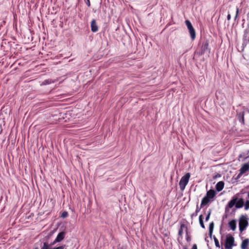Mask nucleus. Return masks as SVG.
<instances>
[{
    "label": "nucleus",
    "mask_w": 249,
    "mask_h": 249,
    "mask_svg": "<svg viewBox=\"0 0 249 249\" xmlns=\"http://www.w3.org/2000/svg\"><path fill=\"white\" fill-rule=\"evenodd\" d=\"M238 13H239V8L237 7L236 11V15L234 17L235 19H236L237 18L238 15Z\"/></svg>",
    "instance_id": "c756f323"
},
{
    "label": "nucleus",
    "mask_w": 249,
    "mask_h": 249,
    "mask_svg": "<svg viewBox=\"0 0 249 249\" xmlns=\"http://www.w3.org/2000/svg\"><path fill=\"white\" fill-rule=\"evenodd\" d=\"M41 249H52V248L50 247V245H49L48 243L44 242Z\"/></svg>",
    "instance_id": "4be33fe9"
},
{
    "label": "nucleus",
    "mask_w": 249,
    "mask_h": 249,
    "mask_svg": "<svg viewBox=\"0 0 249 249\" xmlns=\"http://www.w3.org/2000/svg\"><path fill=\"white\" fill-rule=\"evenodd\" d=\"M200 207L198 208V206L197 205L195 212L191 214L192 218H193L194 216H196L197 215V213L200 211Z\"/></svg>",
    "instance_id": "5701e85b"
},
{
    "label": "nucleus",
    "mask_w": 249,
    "mask_h": 249,
    "mask_svg": "<svg viewBox=\"0 0 249 249\" xmlns=\"http://www.w3.org/2000/svg\"><path fill=\"white\" fill-rule=\"evenodd\" d=\"M182 249H188L187 246H183Z\"/></svg>",
    "instance_id": "72a5a7b5"
},
{
    "label": "nucleus",
    "mask_w": 249,
    "mask_h": 249,
    "mask_svg": "<svg viewBox=\"0 0 249 249\" xmlns=\"http://www.w3.org/2000/svg\"><path fill=\"white\" fill-rule=\"evenodd\" d=\"M210 200L211 199L205 196L201 200L200 208H202L203 207L208 204Z\"/></svg>",
    "instance_id": "9d476101"
},
{
    "label": "nucleus",
    "mask_w": 249,
    "mask_h": 249,
    "mask_svg": "<svg viewBox=\"0 0 249 249\" xmlns=\"http://www.w3.org/2000/svg\"><path fill=\"white\" fill-rule=\"evenodd\" d=\"M210 49L209 48V42L206 41L202 43L200 50L197 52L199 55H201L206 53L207 51L210 52Z\"/></svg>",
    "instance_id": "39448f33"
},
{
    "label": "nucleus",
    "mask_w": 249,
    "mask_h": 249,
    "mask_svg": "<svg viewBox=\"0 0 249 249\" xmlns=\"http://www.w3.org/2000/svg\"><path fill=\"white\" fill-rule=\"evenodd\" d=\"M234 239L231 235H228L227 236L225 243V248L226 249H231L233 246H234Z\"/></svg>",
    "instance_id": "20e7f679"
},
{
    "label": "nucleus",
    "mask_w": 249,
    "mask_h": 249,
    "mask_svg": "<svg viewBox=\"0 0 249 249\" xmlns=\"http://www.w3.org/2000/svg\"><path fill=\"white\" fill-rule=\"evenodd\" d=\"M185 237H186V240L187 242L189 243L191 241V236L189 233V232L188 230H186L185 231Z\"/></svg>",
    "instance_id": "412c9836"
},
{
    "label": "nucleus",
    "mask_w": 249,
    "mask_h": 249,
    "mask_svg": "<svg viewBox=\"0 0 249 249\" xmlns=\"http://www.w3.org/2000/svg\"><path fill=\"white\" fill-rule=\"evenodd\" d=\"M65 246H59L58 247H56V248H52V249H64V248H65Z\"/></svg>",
    "instance_id": "cd10ccee"
},
{
    "label": "nucleus",
    "mask_w": 249,
    "mask_h": 249,
    "mask_svg": "<svg viewBox=\"0 0 249 249\" xmlns=\"http://www.w3.org/2000/svg\"><path fill=\"white\" fill-rule=\"evenodd\" d=\"M199 222L201 227L202 229H205V225H204V224L203 222V216L202 214H200L199 216Z\"/></svg>",
    "instance_id": "aec40b11"
},
{
    "label": "nucleus",
    "mask_w": 249,
    "mask_h": 249,
    "mask_svg": "<svg viewBox=\"0 0 249 249\" xmlns=\"http://www.w3.org/2000/svg\"><path fill=\"white\" fill-rule=\"evenodd\" d=\"M249 242V240L248 239H246L243 240L241 244V249H246L248 248V244Z\"/></svg>",
    "instance_id": "f3484780"
},
{
    "label": "nucleus",
    "mask_w": 249,
    "mask_h": 249,
    "mask_svg": "<svg viewBox=\"0 0 249 249\" xmlns=\"http://www.w3.org/2000/svg\"><path fill=\"white\" fill-rule=\"evenodd\" d=\"M68 212L65 211L62 213L61 217L63 218H65V217H67L68 216Z\"/></svg>",
    "instance_id": "a878e982"
},
{
    "label": "nucleus",
    "mask_w": 249,
    "mask_h": 249,
    "mask_svg": "<svg viewBox=\"0 0 249 249\" xmlns=\"http://www.w3.org/2000/svg\"><path fill=\"white\" fill-rule=\"evenodd\" d=\"M229 225L231 230L234 231L236 228V222L235 220H232L229 222Z\"/></svg>",
    "instance_id": "4468645a"
},
{
    "label": "nucleus",
    "mask_w": 249,
    "mask_h": 249,
    "mask_svg": "<svg viewBox=\"0 0 249 249\" xmlns=\"http://www.w3.org/2000/svg\"><path fill=\"white\" fill-rule=\"evenodd\" d=\"M214 228V222L213 221L211 222L209 224V235L210 237H212L213 230Z\"/></svg>",
    "instance_id": "a211bd4d"
},
{
    "label": "nucleus",
    "mask_w": 249,
    "mask_h": 249,
    "mask_svg": "<svg viewBox=\"0 0 249 249\" xmlns=\"http://www.w3.org/2000/svg\"><path fill=\"white\" fill-rule=\"evenodd\" d=\"M190 178V174L187 173L181 178L179 182V186L181 191H183L185 189L186 186L189 182Z\"/></svg>",
    "instance_id": "7ed1b4c3"
},
{
    "label": "nucleus",
    "mask_w": 249,
    "mask_h": 249,
    "mask_svg": "<svg viewBox=\"0 0 249 249\" xmlns=\"http://www.w3.org/2000/svg\"><path fill=\"white\" fill-rule=\"evenodd\" d=\"M184 229H186V230H188L187 227L185 224L182 223L180 224V228L178 230V236H182Z\"/></svg>",
    "instance_id": "2eb2a0df"
},
{
    "label": "nucleus",
    "mask_w": 249,
    "mask_h": 249,
    "mask_svg": "<svg viewBox=\"0 0 249 249\" xmlns=\"http://www.w3.org/2000/svg\"><path fill=\"white\" fill-rule=\"evenodd\" d=\"M244 116H245V112L244 111L240 112L237 113V118H238L239 121L242 124H245Z\"/></svg>",
    "instance_id": "0eeeda50"
},
{
    "label": "nucleus",
    "mask_w": 249,
    "mask_h": 249,
    "mask_svg": "<svg viewBox=\"0 0 249 249\" xmlns=\"http://www.w3.org/2000/svg\"><path fill=\"white\" fill-rule=\"evenodd\" d=\"M65 233L64 232H59L55 239V242H60L63 240L65 237Z\"/></svg>",
    "instance_id": "1a4fd4ad"
},
{
    "label": "nucleus",
    "mask_w": 249,
    "mask_h": 249,
    "mask_svg": "<svg viewBox=\"0 0 249 249\" xmlns=\"http://www.w3.org/2000/svg\"><path fill=\"white\" fill-rule=\"evenodd\" d=\"M91 30L92 32L95 33L98 31V28L97 25L96 20L94 19H93L91 21Z\"/></svg>",
    "instance_id": "6e6552de"
},
{
    "label": "nucleus",
    "mask_w": 249,
    "mask_h": 249,
    "mask_svg": "<svg viewBox=\"0 0 249 249\" xmlns=\"http://www.w3.org/2000/svg\"><path fill=\"white\" fill-rule=\"evenodd\" d=\"M227 19H228V20H230L231 19V15H230V14H229L227 15Z\"/></svg>",
    "instance_id": "2f4dec72"
},
{
    "label": "nucleus",
    "mask_w": 249,
    "mask_h": 249,
    "mask_svg": "<svg viewBox=\"0 0 249 249\" xmlns=\"http://www.w3.org/2000/svg\"><path fill=\"white\" fill-rule=\"evenodd\" d=\"M199 222L201 227L202 229H205V225H204V224L203 222V216L202 214H200L199 216Z\"/></svg>",
    "instance_id": "6ab92c4d"
},
{
    "label": "nucleus",
    "mask_w": 249,
    "mask_h": 249,
    "mask_svg": "<svg viewBox=\"0 0 249 249\" xmlns=\"http://www.w3.org/2000/svg\"><path fill=\"white\" fill-rule=\"evenodd\" d=\"M56 81H57V80H53L51 79H46V80H44V81H43L41 83V84H40V85L44 86V85H49V84H51L52 83H54Z\"/></svg>",
    "instance_id": "dca6fc26"
},
{
    "label": "nucleus",
    "mask_w": 249,
    "mask_h": 249,
    "mask_svg": "<svg viewBox=\"0 0 249 249\" xmlns=\"http://www.w3.org/2000/svg\"><path fill=\"white\" fill-rule=\"evenodd\" d=\"M224 183L223 181H219L216 185V190L218 192L221 191L224 188Z\"/></svg>",
    "instance_id": "f8f14e48"
},
{
    "label": "nucleus",
    "mask_w": 249,
    "mask_h": 249,
    "mask_svg": "<svg viewBox=\"0 0 249 249\" xmlns=\"http://www.w3.org/2000/svg\"><path fill=\"white\" fill-rule=\"evenodd\" d=\"M56 242H55V240L51 244H49V245H50V247H51L53 245H54Z\"/></svg>",
    "instance_id": "473e14b6"
},
{
    "label": "nucleus",
    "mask_w": 249,
    "mask_h": 249,
    "mask_svg": "<svg viewBox=\"0 0 249 249\" xmlns=\"http://www.w3.org/2000/svg\"><path fill=\"white\" fill-rule=\"evenodd\" d=\"M246 45H247V42H245V44H243V46H246Z\"/></svg>",
    "instance_id": "f704fd0d"
},
{
    "label": "nucleus",
    "mask_w": 249,
    "mask_h": 249,
    "mask_svg": "<svg viewBox=\"0 0 249 249\" xmlns=\"http://www.w3.org/2000/svg\"><path fill=\"white\" fill-rule=\"evenodd\" d=\"M211 213H212V210L210 209L208 212V213H207L206 217H205L206 221H208L209 220Z\"/></svg>",
    "instance_id": "393cba45"
},
{
    "label": "nucleus",
    "mask_w": 249,
    "mask_h": 249,
    "mask_svg": "<svg viewBox=\"0 0 249 249\" xmlns=\"http://www.w3.org/2000/svg\"><path fill=\"white\" fill-rule=\"evenodd\" d=\"M249 170V164H244L240 169L241 174H244Z\"/></svg>",
    "instance_id": "ddd939ff"
},
{
    "label": "nucleus",
    "mask_w": 249,
    "mask_h": 249,
    "mask_svg": "<svg viewBox=\"0 0 249 249\" xmlns=\"http://www.w3.org/2000/svg\"><path fill=\"white\" fill-rule=\"evenodd\" d=\"M237 197H234L231 200L226 207L225 210L226 211H229V208H232L234 205L236 209H240L243 207L244 205V201L242 198H240L238 200Z\"/></svg>",
    "instance_id": "f257e3e1"
},
{
    "label": "nucleus",
    "mask_w": 249,
    "mask_h": 249,
    "mask_svg": "<svg viewBox=\"0 0 249 249\" xmlns=\"http://www.w3.org/2000/svg\"><path fill=\"white\" fill-rule=\"evenodd\" d=\"M186 25L189 31V33L190 34L192 40H194L196 38V32L195 30L193 27L192 23L189 20H185Z\"/></svg>",
    "instance_id": "423d86ee"
},
{
    "label": "nucleus",
    "mask_w": 249,
    "mask_h": 249,
    "mask_svg": "<svg viewBox=\"0 0 249 249\" xmlns=\"http://www.w3.org/2000/svg\"><path fill=\"white\" fill-rule=\"evenodd\" d=\"M86 4L87 5V6L88 7H90V1L89 0H84Z\"/></svg>",
    "instance_id": "c85d7f7f"
},
{
    "label": "nucleus",
    "mask_w": 249,
    "mask_h": 249,
    "mask_svg": "<svg viewBox=\"0 0 249 249\" xmlns=\"http://www.w3.org/2000/svg\"><path fill=\"white\" fill-rule=\"evenodd\" d=\"M38 249V248H35V249Z\"/></svg>",
    "instance_id": "c9c22d12"
},
{
    "label": "nucleus",
    "mask_w": 249,
    "mask_h": 249,
    "mask_svg": "<svg viewBox=\"0 0 249 249\" xmlns=\"http://www.w3.org/2000/svg\"><path fill=\"white\" fill-rule=\"evenodd\" d=\"M215 195V192L214 190L211 189L207 191L206 196L210 199H213Z\"/></svg>",
    "instance_id": "9b49d317"
},
{
    "label": "nucleus",
    "mask_w": 249,
    "mask_h": 249,
    "mask_svg": "<svg viewBox=\"0 0 249 249\" xmlns=\"http://www.w3.org/2000/svg\"><path fill=\"white\" fill-rule=\"evenodd\" d=\"M245 209L246 210H248L249 209V201H247L245 204Z\"/></svg>",
    "instance_id": "bb28decb"
},
{
    "label": "nucleus",
    "mask_w": 249,
    "mask_h": 249,
    "mask_svg": "<svg viewBox=\"0 0 249 249\" xmlns=\"http://www.w3.org/2000/svg\"><path fill=\"white\" fill-rule=\"evenodd\" d=\"M213 239H214V243H215V245L216 247L219 248L220 247L218 240L214 236L213 237Z\"/></svg>",
    "instance_id": "b1692460"
},
{
    "label": "nucleus",
    "mask_w": 249,
    "mask_h": 249,
    "mask_svg": "<svg viewBox=\"0 0 249 249\" xmlns=\"http://www.w3.org/2000/svg\"><path fill=\"white\" fill-rule=\"evenodd\" d=\"M192 249H197L196 244H194V245H193V247H192Z\"/></svg>",
    "instance_id": "7c9ffc66"
},
{
    "label": "nucleus",
    "mask_w": 249,
    "mask_h": 249,
    "mask_svg": "<svg viewBox=\"0 0 249 249\" xmlns=\"http://www.w3.org/2000/svg\"><path fill=\"white\" fill-rule=\"evenodd\" d=\"M248 218L247 215H242L239 220V231L241 232H242L248 226Z\"/></svg>",
    "instance_id": "f03ea898"
}]
</instances>
